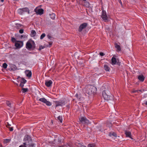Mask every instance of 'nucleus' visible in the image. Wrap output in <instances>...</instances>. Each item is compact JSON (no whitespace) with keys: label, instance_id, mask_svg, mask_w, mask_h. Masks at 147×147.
Here are the masks:
<instances>
[{"label":"nucleus","instance_id":"43","mask_svg":"<svg viewBox=\"0 0 147 147\" xmlns=\"http://www.w3.org/2000/svg\"><path fill=\"white\" fill-rule=\"evenodd\" d=\"M11 126V125L9 124L8 123H7V124L6 125V127L8 128L9 127Z\"/></svg>","mask_w":147,"mask_h":147},{"label":"nucleus","instance_id":"24","mask_svg":"<svg viewBox=\"0 0 147 147\" xmlns=\"http://www.w3.org/2000/svg\"><path fill=\"white\" fill-rule=\"evenodd\" d=\"M47 100L45 98H41L39 99V100L40 101H41L42 102H43L45 103Z\"/></svg>","mask_w":147,"mask_h":147},{"label":"nucleus","instance_id":"1","mask_svg":"<svg viewBox=\"0 0 147 147\" xmlns=\"http://www.w3.org/2000/svg\"><path fill=\"white\" fill-rule=\"evenodd\" d=\"M105 85V84H103L102 87V89L103 90L102 93L103 97L105 100H112L113 99V96L111 95L110 91L107 86L104 88Z\"/></svg>","mask_w":147,"mask_h":147},{"label":"nucleus","instance_id":"22","mask_svg":"<svg viewBox=\"0 0 147 147\" xmlns=\"http://www.w3.org/2000/svg\"><path fill=\"white\" fill-rule=\"evenodd\" d=\"M50 18L53 20L55 19V14L53 13H52L50 15Z\"/></svg>","mask_w":147,"mask_h":147},{"label":"nucleus","instance_id":"41","mask_svg":"<svg viewBox=\"0 0 147 147\" xmlns=\"http://www.w3.org/2000/svg\"><path fill=\"white\" fill-rule=\"evenodd\" d=\"M43 48H44V47H43L42 46H40L39 47V50H40L42 49H43Z\"/></svg>","mask_w":147,"mask_h":147},{"label":"nucleus","instance_id":"32","mask_svg":"<svg viewBox=\"0 0 147 147\" xmlns=\"http://www.w3.org/2000/svg\"><path fill=\"white\" fill-rule=\"evenodd\" d=\"M46 34L45 33H43L40 36V39L42 40L45 36Z\"/></svg>","mask_w":147,"mask_h":147},{"label":"nucleus","instance_id":"26","mask_svg":"<svg viewBox=\"0 0 147 147\" xmlns=\"http://www.w3.org/2000/svg\"><path fill=\"white\" fill-rule=\"evenodd\" d=\"M22 92L23 93H24L26 92H27L28 90V88H22Z\"/></svg>","mask_w":147,"mask_h":147},{"label":"nucleus","instance_id":"34","mask_svg":"<svg viewBox=\"0 0 147 147\" xmlns=\"http://www.w3.org/2000/svg\"><path fill=\"white\" fill-rule=\"evenodd\" d=\"M11 41L13 42H16V41L17 40H16L14 38L12 37L11 38Z\"/></svg>","mask_w":147,"mask_h":147},{"label":"nucleus","instance_id":"14","mask_svg":"<svg viewBox=\"0 0 147 147\" xmlns=\"http://www.w3.org/2000/svg\"><path fill=\"white\" fill-rule=\"evenodd\" d=\"M25 74L27 77H30L32 76V72L31 71L29 70H26L25 71Z\"/></svg>","mask_w":147,"mask_h":147},{"label":"nucleus","instance_id":"50","mask_svg":"<svg viewBox=\"0 0 147 147\" xmlns=\"http://www.w3.org/2000/svg\"><path fill=\"white\" fill-rule=\"evenodd\" d=\"M1 2H3L4 1H0Z\"/></svg>","mask_w":147,"mask_h":147},{"label":"nucleus","instance_id":"10","mask_svg":"<svg viewBox=\"0 0 147 147\" xmlns=\"http://www.w3.org/2000/svg\"><path fill=\"white\" fill-rule=\"evenodd\" d=\"M55 107H57L59 106H62L65 105V103L64 102L61 101H55Z\"/></svg>","mask_w":147,"mask_h":147},{"label":"nucleus","instance_id":"27","mask_svg":"<svg viewBox=\"0 0 147 147\" xmlns=\"http://www.w3.org/2000/svg\"><path fill=\"white\" fill-rule=\"evenodd\" d=\"M6 104L9 107H11V103L9 101H6Z\"/></svg>","mask_w":147,"mask_h":147},{"label":"nucleus","instance_id":"19","mask_svg":"<svg viewBox=\"0 0 147 147\" xmlns=\"http://www.w3.org/2000/svg\"><path fill=\"white\" fill-rule=\"evenodd\" d=\"M109 136L110 137L113 136L114 137H116L117 136V135L114 132H112L109 133Z\"/></svg>","mask_w":147,"mask_h":147},{"label":"nucleus","instance_id":"11","mask_svg":"<svg viewBox=\"0 0 147 147\" xmlns=\"http://www.w3.org/2000/svg\"><path fill=\"white\" fill-rule=\"evenodd\" d=\"M35 11L37 13L41 15L43 13L44 10L42 9H39L36 8L35 9Z\"/></svg>","mask_w":147,"mask_h":147},{"label":"nucleus","instance_id":"38","mask_svg":"<svg viewBox=\"0 0 147 147\" xmlns=\"http://www.w3.org/2000/svg\"><path fill=\"white\" fill-rule=\"evenodd\" d=\"M19 32L20 33V34L23 33L24 32L23 29H21L19 31Z\"/></svg>","mask_w":147,"mask_h":147},{"label":"nucleus","instance_id":"28","mask_svg":"<svg viewBox=\"0 0 147 147\" xmlns=\"http://www.w3.org/2000/svg\"><path fill=\"white\" fill-rule=\"evenodd\" d=\"M31 34L33 36H34L36 34V32L34 30H32L31 31Z\"/></svg>","mask_w":147,"mask_h":147},{"label":"nucleus","instance_id":"48","mask_svg":"<svg viewBox=\"0 0 147 147\" xmlns=\"http://www.w3.org/2000/svg\"><path fill=\"white\" fill-rule=\"evenodd\" d=\"M86 5H87V6H89V3H87Z\"/></svg>","mask_w":147,"mask_h":147},{"label":"nucleus","instance_id":"35","mask_svg":"<svg viewBox=\"0 0 147 147\" xmlns=\"http://www.w3.org/2000/svg\"><path fill=\"white\" fill-rule=\"evenodd\" d=\"M21 38H27V36L26 35H22L21 36Z\"/></svg>","mask_w":147,"mask_h":147},{"label":"nucleus","instance_id":"40","mask_svg":"<svg viewBox=\"0 0 147 147\" xmlns=\"http://www.w3.org/2000/svg\"><path fill=\"white\" fill-rule=\"evenodd\" d=\"M49 46H48L47 47H51V45L52 44V42H49Z\"/></svg>","mask_w":147,"mask_h":147},{"label":"nucleus","instance_id":"5","mask_svg":"<svg viewBox=\"0 0 147 147\" xmlns=\"http://www.w3.org/2000/svg\"><path fill=\"white\" fill-rule=\"evenodd\" d=\"M29 9L27 7H25L21 9H19L18 10V13L21 15H23L25 12L29 13Z\"/></svg>","mask_w":147,"mask_h":147},{"label":"nucleus","instance_id":"8","mask_svg":"<svg viewBox=\"0 0 147 147\" xmlns=\"http://www.w3.org/2000/svg\"><path fill=\"white\" fill-rule=\"evenodd\" d=\"M87 26L88 24L85 23L81 24L79 28V31L80 32H81L83 29H85Z\"/></svg>","mask_w":147,"mask_h":147},{"label":"nucleus","instance_id":"42","mask_svg":"<svg viewBox=\"0 0 147 147\" xmlns=\"http://www.w3.org/2000/svg\"><path fill=\"white\" fill-rule=\"evenodd\" d=\"M104 54L102 52H100V55L102 56H104Z\"/></svg>","mask_w":147,"mask_h":147},{"label":"nucleus","instance_id":"17","mask_svg":"<svg viewBox=\"0 0 147 147\" xmlns=\"http://www.w3.org/2000/svg\"><path fill=\"white\" fill-rule=\"evenodd\" d=\"M104 69L106 71H109L110 70V68L107 64H105L104 65Z\"/></svg>","mask_w":147,"mask_h":147},{"label":"nucleus","instance_id":"13","mask_svg":"<svg viewBox=\"0 0 147 147\" xmlns=\"http://www.w3.org/2000/svg\"><path fill=\"white\" fill-rule=\"evenodd\" d=\"M55 143H56L57 144H61L62 142H63V140L60 137L58 138L57 140L55 139Z\"/></svg>","mask_w":147,"mask_h":147},{"label":"nucleus","instance_id":"20","mask_svg":"<svg viewBox=\"0 0 147 147\" xmlns=\"http://www.w3.org/2000/svg\"><path fill=\"white\" fill-rule=\"evenodd\" d=\"M115 47L116 48L117 51H120L121 50V49L119 45L117 44H115Z\"/></svg>","mask_w":147,"mask_h":147},{"label":"nucleus","instance_id":"12","mask_svg":"<svg viewBox=\"0 0 147 147\" xmlns=\"http://www.w3.org/2000/svg\"><path fill=\"white\" fill-rule=\"evenodd\" d=\"M53 82L51 80L47 81L45 82V85L47 87H49L51 86Z\"/></svg>","mask_w":147,"mask_h":147},{"label":"nucleus","instance_id":"30","mask_svg":"<svg viewBox=\"0 0 147 147\" xmlns=\"http://www.w3.org/2000/svg\"><path fill=\"white\" fill-rule=\"evenodd\" d=\"M26 82V80L24 79V78H22L21 81V83L23 84H25Z\"/></svg>","mask_w":147,"mask_h":147},{"label":"nucleus","instance_id":"7","mask_svg":"<svg viewBox=\"0 0 147 147\" xmlns=\"http://www.w3.org/2000/svg\"><path fill=\"white\" fill-rule=\"evenodd\" d=\"M101 17L104 21H108V17L107 16L106 13L105 11H102Z\"/></svg>","mask_w":147,"mask_h":147},{"label":"nucleus","instance_id":"46","mask_svg":"<svg viewBox=\"0 0 147 147\" xmlns=\"http://www.w3.org/2000/svg\"><path fill=\"white\" fill-rule=\"evenodd\" d=\"M119 3L121 4V5L122 6L123 4H122V2L121 1H119Z\"/></svg>","mask_w":147,"mask_h":147},{"label":"nucleus","instance_id":"2","mask_svg":"<svg viewBox=\"0 0 147 147\" xmlns=\"http://www.w3.org/2000/svg\"><path fill=\"white\" fill-rule=\"evenodd\" d=\"M24 142L23 144L26 146L33 147L34 146V144L32 143V140L30 136L26 135L24 136Z\"/></svg>","mask_w":147,"mask_h":147},{"label":"nucleus","instance_id":"23","mask_svg":"<svg viewBox=\"0 0 147 147\" xmlns=\"http://www.w3.org/2000/svg\"><path fill=\"white\" fill-rule=\"evenodd\" d=\"M57 120H59L60 122L62 123L63 121L62 117V116H59L57 117Z\"/></svg>","mask_w":147,"mask_h":147},{"label":"nucleus","instance_id":"29","mask_svg":"<svg viewBox=\"0 0 147 147\" xmlns=\"http://www.w3.org/2000/svg\"><path fill=\"white\" fill-rule=\"evenodd\" d=\"M88 147H96V146L94 144H89L88 145Z\"/></svg>","mask_w":147,"mask_h":147},{"label":"nucleus","instance_id":"3","mask_svg":"<svg viewBox=\"0 0 147 147\" xmlns=\"http://www.w3.org/2000/svg\"><path fill=\"white\" fill-rule=\"evenodd\" d=\"M97 88L95 86L90 85L87 86L86 92L89 95L94 94L97 91Z\"/></svg>","mask_w":147,"mask_h":147},{"label":"nucleus","instance_id":"44","mask_svg":"<svg viewBox=\"0 0 147 147\" xmlns=\"http://www.w3.org/2000/svg\"><path fill=\"white\" fill-rule=\"evenodd\" d=\"M20 86L21 87H23L24 86V85L23 83H21L20 84Z\"/></svg>","mask_w":147,"mask_h":147},{"label":"nucleus","instance_id":"33","mask_svg":"<svg viewBox=\"0 0 147 147\" xmlns=\"http://www.w3.org/2000/svg\"><path fill=\"white\" fill-rule=\"evenodd\" d=\"M16 28H18L22 26V25L20 24H16Z\"/></svg>","mask_w":147,"mask_h":147},{"label":"nucleus","instance_id":"21","mask_svg":"<svg viewBox=\"0 0 147 147\" xmlns=\"http://www.w3.org/2000/svg\"><path fill=\"white\" fill-rule=\"evenodd\" d=\"M75 96L77 98L78 100H81V97L80 95L78 94H76Z\"/></svg>","mask_w":147,"mask_h":147},{"label":"nucleus","instance_id":"4","mask_svg":"<svg viewBox=\"0 0 147 147\" xmlns=\"http://www.w3.org/2000/svg\"><path fill=\"white\" fill-rule=\"evenodd\" d=\"M26 48L28 50L34 49L35 48V44L34 42L32 40L28 41L26 44Z\"/></svg>","mask_w":147,"mask_h":147},{"label":"nucleus","instance_id":"49","mask_svg":"<svg viewBox=\"0 0 147 147\" xmlns=\"http://www.w3.org/2000/svg\"><path fill=\"white\" fill-rule=\"evenodd\" d=\"M81 147H86L84 146V145H82V146H81Z\"/></svg>","mask_w":147,"mask_h":147},{"label":"nucleus","instance_id":"18","mask_svg":"<svg viewBox=\"0 0 147 147\" xmlns=\"http://www.w3.org/2000/svg\"><path fill=\"white\" fill-rule=\"evenodd\" d=\"M112 64L114 65L116 64L117 63V60L116 58L113 57L111 59Z\"/></svg>","mask_w":147,"mask_h":147},{"label":"nucleus","instance_id":"9","mask_svg":"<svg viewBox=\"0 0 147 147\" xmlns=\"http://www.w3.org/2000/svg\"><path fill=\"white\" fill-rule=\"evenodd\" d=\"M80 121L82 123L88 124L89 123V121L85 117H82L80 119Z\"/></svg>","mask_w":147,"mask_h":147},{"label":"nucleus","instance_id":"39","mask_svg":"<svg viewBox=\"0 0 147 147\" xmlns=\"http://www.w3.org/2000/svg\"><path fill=\"white\" fill-rule=\"evenodd\" d=\"M19 147H26V146L23 144L20 145Z\"/></svg>","mask_w":147,"mask_h":147},{"label":"nucleus","instance_id":"37","mask_svg":"<svg viewBox=\"0 0 147 147\" xmlns=\"http://www.w3.org/2000/svg\"><path fill=\"white\" fill-rule=\"evenodd\" d=\"M8 128L10 131H12L13 130V127H9Z\"/></svg>","mask_w":147,"mask_h":147},{"label":"nucleus","instance_id":"45","mask_svg":"<svg viewBox=\"0 0 147 147\" xmlns=\"http://www.w3.org/2000/svg\"><path fill=\"white\" fill-rule=\"evenodd\" d=\"M47 37L49 39H51V36L49 35H47Z\"/></svg>","mask_w":147,"mask_h":147},{"label":"nucleus","instance_id":"6","mask_svg":"<svg viewBox=\"0 0 147 147\" xmlns=\"http://www.w3.org/2000/svg\"><path fill=\"white\" fill-rule=\"evenodd\" d=\"M23 45V42L21 41H17L15 43V46L17 49L22 47Z\"/></svg>","mask_w":147,"mask_h":147},{"label":"nucleus","instance_id":"25","mask_svg":"<svg viewBox=\"0 0 147 147\" xmlns=\"http://www.w3.org/2000/svg\"><path fill=\"white\" fill-rule=\"evenodd\" d=\"M45 103L48 106H50L52 105L51 103L50 102L47 101V100H46Z\"/></svg>","mask_w":147,"mask_h":147},{"label":"nucleus","instance_id":"16","mask_svg":"<svg viewBox=\"0 0 147 147\" xmlns=\"http://www.w3.org/2000/svg\"><path fill=\"white\" fill-rule=\"evenodd\" d=\"M125 133L127 137L131 138V134L130 132L127 131H125Z\"/></svg>","mask_w":147,"mask_h":147},{"label":"nucleus","instance_id":"36","mask_svg":"<svg viewBox=\"0 0 147 147\" xmlns=\"http://www.w3.org/2000/svg\"><path fill=\"white\" fill-rule=\"evenodd\" d=\"M9 141V140L8 139H5L4 140V142L5 143H7Z\"/></svg>","mask_w":147,"mask_h":147},{"label":"nucleus","instance_id":"51","mask_svg":"<svg viewBox=\"0 0 147 147\" xmlns=\"http://www.w3.org/2000/svg\"><path fill=\"white\" fill-rule=\"evenodd\" d=\"M85 1H85H87L85 0V1Z\"/></svg>","mask_w":147,"mask_h":147},{"label":"nucleus","instance_id":"31","mask_svg":"<svg viewBox=\"0 0 147 147\" xmlns=\"http://www.w3.org/2000/svg\"><path fill=\"white\" fill-rule=\"evenodd\" d=\"M2 66L3 68L6 69L7 67V65L6 63H5L3 64Z\"/></svg>","mask_w":147,"mask_h":147},{"label":"nucleus","instance_id":"47","mask_svg":"<svg viewBox=\"0 0 147 147\" xmlns=\"http://www.w3.org/2000/svg\"><path fill=\"white\" fill-rule=\"evenodd\" d=\"M67 146L66 145H63L59 146V147H67Z\"/></svg>","mask_w":147,"mask_h":147},{"label":"nucleus","instance_id":"15","mask_svg":"<svg viewBox=\"0 0 147 147\" xmlns=\"http://www.w3.org/2000/svg\"><path fill=\"white\" fill-rule=\"evenodd\" d=\"M138 79L141 82H143L145 79V77L142 74L139 75L138 77Z\"/></svg>","mask_w":147,"mask_h":147}]
</instances>
